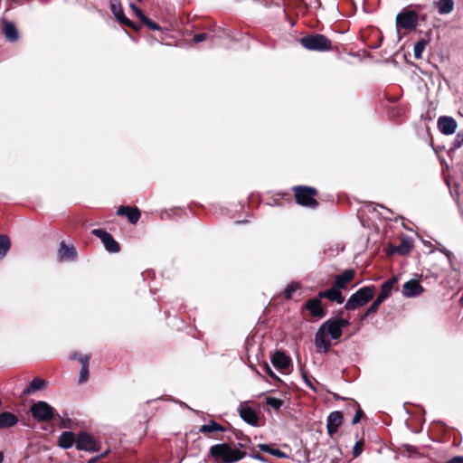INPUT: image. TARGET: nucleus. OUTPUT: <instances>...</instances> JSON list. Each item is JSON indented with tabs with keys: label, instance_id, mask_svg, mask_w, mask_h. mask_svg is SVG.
Listing matches in <instances>:
<instances>
[{
	"label": "nucleus",
	"instance_id": "18",
	"mask_svg": "<svg viewBox=\"0 0 463 463\" xmlns=\"http://www.w3.org/2000/svg\"><path fill=\"white\" fill-rule=\"evenodd\" d=\"M318 297L322 298H326L332 302H335L337 304H343L345 301V297L342 293V290L333 284V286L326 289L318 292Z\"/></svg>",
	"mask_w": 463,
	"mask_h": 463
},
{
	"label": "nucleus",
	"instance_id": "37",
	"mask_svg": "<svg viewBox=\"0 0 463 463\" xmlns=\"http://www.w3.org/2000/svg\"><path fill=\"white\" fill-rule=\"evenodd\" d=\"M119 24H123V25H126L131 29H133L134 31H139L141 26L135 24L134 22H132L131 20H129L126 15L125 14H121L120 17H118V19L117 20Z\"/></svg>",
	"mask_w": 463,
	"mask_h": 463
},
{
	"label": "nucleus",
	"instance_id": "52",
	"mask_svg": "<svg viewBox=\"0 0 463 463\" xmlns=\"http://www.w3.org/2000/svg\"><path fill=\"white\" fill-rule=\"evenodd\" d=\"M99 461V458L93 457L87 463H97Z\"/></svg>",
	"mask_w": 463,
	"mask_h": 463
},
{
	"label": "nucleus",
	"instance_id": "8",
	"mask_svg": "<svg viewBox=\"0 0 463 463\" xmlns=\"http://www.w3.org/2000/svg\"><path fill=\"white\" fill-rule=\"evenodd\" d=\"M301 309L308 311L310 316L316 319H322L327 314L326 308L322 303V298H319L318 294L307 299Z\"/></svg>",
	"mask_w": 463,
	"mask_h": 463
},
{
	"label": "nucleus",
	"instance_id": "41",
	"mask_svg": "<svg viewBox=\"0 0 463 463\" xmlns=\"http://www.w3.org/2000/svg\"><path fill=\"white\" fill-rule=\"evenodd\" d=\"M364 439H360V440L356 441V443L354 444V449H353L354 458H357L362 454V452L364 450Z\"/></svg>",
	"mask_w": 463,
	"mask_h": 463
},
{
	"label": "nucleus",
	"instance_id": "3",
	"mask_svg": "<svg viewBox=\"0 0 463 463\" xmlns=\"http://www.w3.org/2000/svg\"><path fill=\"white\" fill-rule=\"evenodd\" d=\"M292 192L297 204L310 209L318 207L319 203L316 198L318 195V191L316 188L307 185H296L292 187Z\"/></svg>",
	"mask_w": 463,
	"mask_h": 463
},
{
	"label": "nucleus",
	"instance_id": "19",
	"mask_svg": "<svg viewBox=\"0 0 463 463\" xmlns=\"http://www.w3.org/2000/svg\"><path fill=\"white\" fill-rule=\"evenodd\" d=\"M271 363L277 368L280 370L288 369L291 365V359L283 351H276L271 355Z\"/></svg>",
	"mask_w": 463,
	"mask_h": 463
},
{
	"label": "nucleus",
	"instance_id": "20",
	"mask_svg": "<svg viewBox=\"0 0 463 463\" xmlns=\"http://www.w3.org/2000/svg\"><path fill=\"white\" fill-rule=\"evenodd\" d=\"M58 257L61 260L74 261L77 259V250L73 245H67L64 241H61Z\"/></svg>",
	"mask_w": 463,
	"mask_h": 463
},
{
	"label": "nucleus",
	"instance_id": "25",
	"mask_svg": "<svg viewBox=\"0 0 463 463\" xmlns=\"http://www.w3.org/2000/svg\"><path fill=\"white\" fill-rule=\"evenodd\" d=\"M47 386V381L44 379L35 377L30 383V384L24 390V395H30L39 390H42Z\"/></svg>",
	"mask_w": 463,
	"mask_h": 463
},
{
	"label": "nucleus",
	"instance_id": "1",
	"mask_svg": "<svg viewBox=\"0 0 463 463\" xmlns=\"http://www.w3.org/2000/svg\"><path fill=\"white\" fill-rule=\"evenodd\" d=\"M343 314L344 309L339 310L337 317L326 320L319 326L315 335V345L317 352L328 353L332 345L328 336L332 340H339L343 335V328L350 326L349 320L342 317Z\"/></svg>",
	"mask_w": 463,
	"mask_h": 463
},
{
	"label": "nucleus",
	"instance_id": "46",
	"mask_svg": "<svg viewBox=\"0 0 463 463\" xmlns=\"http://www.w3.org/2000/svg\"><path fill=\"white\" fill-rule=\"evenodd\" d=\"M206 37H207V34L205 33H196L194 36L193 40L195 43H201V42L206 40Z\"/></svg>",
	"mask_w": 463,
	"mask_h": 463
},
{
	"label": "nucleus",
	"instance_id": "16",
	"mask_svg": "<svg viewBox=\"0 0 463 463\" xmlns=\"http://www.w3.org/2000/svg\"><path fill=\"white\" fill-rule=\"evenodd\" d=\"M355 274L356 272L354 269H345L341 274H338L335 277L333 284L335 286V288H338L341 290L345 289L347 288V286L354 280Z\"/></svg>",
	"mask_w": 463,
	"mask_h": 463
},
{
	"label": "nucleus",
	"instance_id": "44",
	"mask_svg": "<svg viewBox=\"0 0 463 463\" xmlns=\"http://www.w3.org/2000/svg\"><path fill=\"white\" fill-rule=\"evenodd\" d=\"M463 144V132H458L453 141V148H458Z\"/></svg>",
	"mask_w": 463,
	"mask_h": 463
},
{
	"label": "nucleus",
	"instance_id": "17",
	"mask_svg": "<svg viewBox=\"0 0 463 463\" xmlns=\"http://www.w3.org/2000/svg\"><path fill=\"white\" fill-rule=\"evenodd\" d=\"M424 288L417 279H410L402 286V294L407 298H413L423 293Z\"/></svg>",
	"mask_w": 463,
	"mask_h": 463
},
{
	"label": "nucleus",
	"instance_id": "42",
	"mask_svg": "<svg viewBox=\"0 0 463 463\" xmlns=\"http://www.w3.org/2000/svg\"><path fill=\"white\" fill-rule=\"evenodd\" d=\"M402 449H403V452H407L410 456L420 454L419 449L417 447L410 445V444H403Z\"/></svg>",
	"mask_w": 463,
	"mask_h": 463
},
{
	"label": "nucleus",
	"instance_id": "14",
	"mask_svg": "<svg viewBox=\"0 0 463 463\" xmlns=\"http://www.w3.org/2000/svg\"><path fill=\"white\" fill-rule=\"evenodd\" d=\"M344 416L339 411H332L327 417L326 430L330 437H333L343 424Z\"/></svg>",
	"mask_w": 463,
	"mask_h": 463
},
{
	"label": "nucleus",
	"instance_id": "4",
	"mask_svg": "<svg viewBox=\"0 0 463 463\" xmlns=\"http://www.w3.org/2000/svg\"><path fill=\"white\" fill-rule=\"evenodd\" d=\"M299 43L312 52H325L333 50L332 41L321 33H309L300 38Z\"/></svg>",
	"mask_w": 463,
	"mask_h": 463
},
{
	"label": "nucleus",
	"instance_id": "38",
	"mask_svg": "<svg viewBox=\"0 0 463 463\" xmlns=\"http://www.w3.org/2000/svg\"><path fill=\"white\" fill-rule=\"evenodd\" d=\"M119 24H123V25H126L131 29H133L134 31H139L141 26L135 24L134 22H132L131 20H129L126 15L125 14H121L120 17H118V19L117 20Z\"/></svg>",
	"mask_w": 463,
	"mask_h": 463
},
{
	"label": "nucleus",
	"instance_id": "23",
	"mask_svg": "<svg viewBox=\"0 0 463 463\" xmlns=\"http://www.w3.org/2000/svg\"><path fill=\"white\" fill-rule=\"evenodd\" d=\"M3 33L9 42H15L19 38V33L15 25L8 21H3Z\"/></svg>",
	"mask_w": 463,
	"mask_h": 463
},
{
	"label": "nucleus",
	"instance_id": "43",
	"mask_svg": "<svg viewBox=\"0 0 463 463\" xmlns=\"http://www.w3.org/2000/svg\"><path fill=\"white\" fill-rule=\"evenodd\" d=\"M262 368L264 370V372L271 378L279 381V382H281V380L275 374V373L272 371V369L270 368V366L269 365L268 363H264V364L262 365Z\"/></svg>",
	"mask_w": 463,
	"mask_h": 463
},
{
	"label": "nucleus",
	"instance_id": "35",
	"mask_svg": "<svg viewBox=\"0 0 463 463\" xmlns=\"http://www.w3.org/2000/svg\"><path fill=\"white\" fill-rule=\"evenodd\" d=\"M109 7L112 14L115 15L116 20H118L121 14H124L120 0H109Z\"/></svg>",
	"mask_w": 463,
	"mask_h": 463
},
{
	"label": "nucleus",
	"instance_id": "22",
	"mask_svg": "<svg viewBox=\"0 0 463 463\" xmlns=\"http://www.w3.org/2000/svg\"><path fill=\"white\" fill-rule=\"evenodd\" d=\"M397 282H398V278L395 276L392 277L391 279H389L388 280L383 282L381 286V291H380L379 295L377 296V298H379L380 299H382L383 301L386 298H388L391 296L392 291L394 288V286L397 284Z\"/></svg>",
	"mask_w": 463,
	"mask_h": 463
},
{
	"label": "nucleus",
	"instance_id": "50",
	"mask_svg": "<svg viewBox=\"0 0 463 463\" xmlns=\"http://www.w3.org/2000/svg\"><path fill=\"white\" fill-rule=\"evenodd\" d=\"M109 453V450H106L105 452H103L96 457L99 458V460H100L102 458H105Z\"/></svg>",
	"mask_w": 463,
	"mask_h": 463
},
{
	"label": "nucleus",
	"instance_id": "33",
	"mask_svg": "<svg viewBox=\"0 0 463 463\" xmlns=\"http://www.w3.org/2000/svg\"><path fill=\"white\" fill-rule=\"evenodd\" d=\"M430 40L427 38H420L414 45V57L416 59H420L422 57V52L428 45Z\"/></svg>",
	"mask_w": 463,
	"mask_h": 463
},
{
	"label": "nucleus",
	"instance_id": "26",
	"mask_svg": "<svg viewBox=\"0 0 463 463\" xmlns=\"http://www.w3.org/2000/svg\"><path fill=\"white\" fill-rule=\"evenodd\" d=\"M226 428L220 423H218L215 420H210L209 423L203 424L200 427L199 432L210 435L211 433L216 432V431H225Z\"/></svg>",
	"mask_w": 463,
	"mask_h": 463
},
{
	"label": "nucleus",
	"instance_id": "7",
	"mask_svg": "<svg viewBox=\"0 0 463 463\" xmlns=\"http://www.w3.org/2000/svg\"><path fill=\"white\" fill-rule=\"evenodd\" d=\"M76 449L88 452H98L100 450L101 445L89 432L81 430L77 434Z\"/></svg>",
	"mask_w": 463,
	"mask_h": 463
},
{
	"label": "nucleus",
	"instance_id": "48",
	"mask_svg": "<svg viewBox=\"0 0 463 463\" xmlns=\"http://www.w3.org/2000/svg\"><path fill=\"white\" fill-rule=\"evenodd\" d=\"M397 246H394L392 244H389L386 248V254L387 255H392L393 253L397 252V250L396 249Z\"/></svg>",
	"mask_w": 463,
	"mask_h": 463
},
{
	"label": "nucleus",
	"instance_id": "27",
	"mask_svg": "<svg viewBox=\"0 0 463 463\" xmlns=\"http://www.w3.org/2000/svg\"><path fill=\"white\" fill-rule=\"evenodd\" d=\"M12 246L11 239L8 235L0 234V260H4Z\"/></svg>",
	"mask_w": 463,
	"mask_h": 463
},
{
	"label": "nucleus",
	"instance_id": "45",
	"mask_svg": "<svg viewBox=\"0 0 463 463\" xmlns=\"http://www.w3.org/2000/svg\"><path fill=\"white\" fill-rule=\"evenodd\" d=\"M222 33L229 39L232 41H238L239 38L233 34L232 31L230 29H222Z\"/></svg>",
	"mask_w": 463,
	"mask_h": 463
},
{
	"label": "nucleus",
	"instance_id": "12",
	"mask_svg": "<svg viewBox=\"0 0 463 463\" xmlns=\"http://www.w3.org/2000/svg\"><path fill=\"white\" fill-rule=\"evenodd\" d=\"M241 418L250 425L259 426L260 417L255 409L249 406L247 402H241L238 408Z\"/></svg>",
	"mask_w": 463,
	"mask_h": 463
},
{
	"label": "nucleus",
	"instance_id": "29",
	"mask_svg": "<svg viewBox=\"0 0 463 463\" xmlns=\"http://www.w3.org/2000/svg\"><path fill=\"white\" fill-rule=\"evenodd\" d=\"M259 449L260 451L271 454L279 458H283L287 457V455L284 452L278 449L272 448V446L269 444H260Z\"/></svg>",
	"mask_w": 463,
	"mask_h": 463
},
{
	"label": "nucleus",
	"instance_id": "53",
	"mask_svg": "<svg viewBox=\"0 0 463 463\" xmlns=\"http://www.w3.org/2000/svg\"><path fill=\"white\" fill-rule=\"evenodd\" d=\"M304 378H305V381H306L307 384L310 388L314 389V386H313L312 383L307 379V376H305Z\"/></svg>",
	"mask_w": 463,
	"mask_h": 463
},
{
	"label": "nucleus",
	"instance_id": "24",
	"mask_svg": "<svg viewBox=\"0 0 463 463\" xmlns=\"http://www.w3.org/2000/svg\"><path fill=\"white\" fill-rule=\"evenodd\" d=\"M18 422V418L15 414L10 411H4L0 413V429H5L14 426Z\"/></svg>",
	"mask_w": 463,
	"mask_h": 463
},
{
	"label": "nucleus",
	"instance_id": "15",
	"mask_svg": "<svg viewBox=\"0 0 463 463\" xmlns=\"http://www.w3.org/2000/svg\"><path fill=\"white\" fill-rule=\"evenodd\" d=\"M439 130L444 135L453 134L458 127L457 121L449 116H441L439 118L438 122Z\"/></svg>",
	"mask_w": 463,
	"mask_h": 463
},
{
	"label": "nucleus",
	"instance_id": "6",
	"mask_svg": "<svg viewBox=\"0 0 463 463\" xmlns=\"http://www.w3.org/2000/svg\"><path fill=\"white\" fill-rule=\"evenodd\" d=\"M30 411L33 418L38 422H49L56 416L55 409L43 401L34 402L31 406Z\"/></svg>",
	"mask_w": 463,
	"mask_h": 463
},
{
	"label": "nucleus",
	"instance_id": "13",
	"mask_svg": "<svg viewBox=\"0 0 463 463\" xmlns=\"http://www.w3.org/2000/svg\"><path fill=\"white\" fill-rule=\"evenodd\" d=\"M117 215L125 216L131 224H136L141 217V212L137 206L121 205L117 210Z\"/></svg>",
	"mask_w": 463,
	"mask_h": 463
},
{
	"label": "nucleus",
	"instance_id": "40",
	"mask_svg": "<svg viewBox=\"0 0 463 463\" xmlns=\"http://www.w3.org/2000/svg\"><path fill=\"white\" fill-rule=\"evenodd\" d=\"M140 21L142 22V24H144L146 26H147L150 30H153V31L161 30V27L158 24L155 23L154 21H152L146 15H142V17L140 18Z\"/></svg>",
	"mask_w": 463,
	"mask_h": 463
},
{
	"label": "nucleus",
	"instance_id": "55",
	"mask_svg": "<svg viewBox=\"0 0 463 463\" xmlns=\"http://www.w3.org/2000/svg\"><path fill=\"white\" fill-rule=\"evenodd\" d=\"M5 455L3 451H0V463L4 462Z\"/></svg>",
	"mask_w": 463,
	"mask_h": 463
},
{
	"label": "nucleus",
	"instance_id": "39",
	"mask_svg": "<svg viewBox=\"0 0 463 463\" xmlns=\"http://www.w3.org/2000/svg\"><path fill=\"white\" fill-rule=\"evenodd\" d=\"M265 402L267 405L270 406L274 410H279L284 404V402L281 399L270 396L266 397Z\"/></svg>",
	"mask_w": 463,
	"mask_h": 463
},
{
	"label": "nucleus",
	"instance_id": "32",
	"mask_svg": "<svg viewBox=\"0 0 463 463\" xmlns=\"http://www.w3.org/2000/svg\"><path fill=\"white\" fill-rule=\"evenodd\" d=\"M437 5L439 14H449L452 12L454 8V2L453 0H439Z\"/></svg>",
	"mask_w": 463,
	"mask_h": 463
},
{
	"label": "nucleus",
	"instance_id": "2",
	"mask_svg": "<svg viewBox=\"0 0 463 463\" xmlns=\"http://www.w3.org/2000/svg\"><path fill=\"white\" fill-rule=\"evenodd\" d=\"M209 456L216 463H235L242 459L246 456V452L239 448H232L230 443L224 442L212 446Z\"/></svg>",
	"mask_w": 463,
	"mask_h": 463
},
{
	"label": "nucleus",
	"instance_id": "49",
	"mask_svg": "<svg viewBox=\"0 0 463 463\" xmlns=\"http://www.w3.org/2000/svg\"><path fill=\"white\" fill-rule=\"evenodd\" d=\"M445 463H463V457L456 456V457L452 458L451 459L446 461Z\"/></svg>",
	"mask_w": 463,
	"mask_h": 463
},
{
	"label": "nucleus",
	"instance_id": "30",
	"mask_svg": "<svg viewBox=\"0 0 463 463\" xmlns=\"http://www.w3.org/2000/svg\"><path fill=\"white\" fill-rule=\"evenodd\" d=\"M300 289V285L298 282H290L288 284L286 288L281 293V296L286 300H290L293 297V293Z\"/></svg>",
	"mask_w": 463,
	"mask_h": 463
},
{
	"label": "nucleus",
	"instance_id": "21",
	"mask_svg": "<svg viewBox=\"0 0 463 463\" xmlns=\"http://www.w3.org/2000/svg\"><path fill=\"white\" fill-rule=\"evenodd\" d=\"M77 435L72 431H63L58 439V446L67 449L71 448L73 445L76 446Z\"/></svg>",
	"mask_w": 463,
	"mask_h": 463
},
{
	"label": "nucleus",
	"instance_id": "54",
	"mask_svg": "<svg viewBox=\"0 0 463 463\" xmlns=\"http://www.w3.org/2000/svg\"><path fill=\"white\" fill-rule=\"evenodd\" d=\"M333 397L335 400H345L344 397L340 396L337 393H334Z\"/></svg>",
	"mask_w": 463,
	"mask_h": 463
},
{
	"label": "nucleus",
	"instance_id": "51",
	"mask_svg": "<svg viewBox=\"0 0 463 463\" xmlns=\"http://www.w3.org/2000/svg\"><path fill=\"white\" fill-rule=\"evenodd\" d=\"M254 458L263 460V457L260 453H254L251 455Z\"/></svg>",
	"mask_w": 463,
	"mask_h": 463
},
{
	"label": "nucleus",
	"instance_id": "31",
	"mask_svg": "<svg viewBox=\"0 0 463 463\" xmlns=\"http://www.w3.org/2000/svg\"><path fill=\"white\" fill-rule=\"evenodd\" d=\"M383 302V300L376 298V299L371 304V306L367 308V310L361 316L360 319L363 321L366 317L374 315L378 312L380 305Z\"/></svg>",
	"mask_w": 463,
	"mask_h": 463
},
{
	"label": "nucleus",
	"instance_id": "47",
	"mask_svg": "<svg viewBox=\"0 0 463 463\" xmlns=\"http://www.w3.org/2000/svg\"><path fill=\"white\" fill-rule=\"evenodd\" d=\"M130 8L135 12L137 16L140 19L142 15H145L143 12L135 5V4H129Z\"/></svg>",
	"mask_w": 463,
	"mask_h": 463
},
{
	"label": "nucleus",
	"instance_id": "9",
	"mask_svg": "<svg viewBox=\"0 0 463 463\" xmlns=\"http://www.w3.org/2000/svg\"><path fill=\"white\" fill-rule=\"evenodd\" d=\"M419 16L413 10H405L396 16V24L398 27L411 31L418 25Z\"/></svg>",
	"mask_w": 463,
	"mask_h": 463
},
{
	"label": "nucleus",
	"instance_id": "28",
	"mask_svg": "<svg viewBox=\"0 0 463 463\" xmlns=\"http://www.w3.org/2000/svg\"><path fill=\"white\" fill-rule=\"evenodd\" d=\"M412 247V242L410 240L402 239L395 250L401 256H406L411 251Z\"/></svg>",
	"mask_w": 463,
	"mask_h": 463
},
{
	"label": "nucleus",
	"instance_id": "36",
	"mask_svg": "<svg viewBox=\"0 0 463 463\" xmlns=\"http://www.w3.org/2000/svg\"><path fill=\"white\" fill-rule=\"evenodd\" d=\"M349 405L353 408V409H356V411H355V414L352 420V424H357L360 420L362 419V417L364 416V413L363 411V410L360 408L359 406V403L354 401V400H349Z\"/></svg>",
	"mask_w": 463,
	"mask_h": 463
},
{
	"label": "nucleus",
	"instance_id": "34",
	"mask_svg": "<svg viewBox=\"0 0 463 463\" xmlns=\"http://www.w3.org/2000/svg\"><path fill=\"white\" fill-rule=\"evenodd\" d=\"M232 432L236 439L239 440V448L245 449L249 446V444L250 443V439L248 436L244 435L241 430L234 429Z\"/></svg>",
	"mask_w": 463,
	"mask_h": 463
},
{
	"label": "nucleus",
	"instance_id": "11",
	"mask_svg": "<svg viewBox=\"0 0 463 463\" xmlns=\"http://www.w3.org/2000/svg\"><path fill=\"white\" fill-rule=\"evenodd\" d=\"M91 233L100 239L105 249L112 253H118L120 250V245L116 241L113 236L102 229H94Z\"/></svg>",
	"mask_w": 463,
	"mask_h": 463
},
{
	"label": "nucleus",
	"instance_id": "56",
	"mask_svg": "<svg viewBox=\"0 0 463 463\" xmlns=\"http://www.w3.org/2000/svg\"><path fill=\"white\" fill-rule=\"evenodd\" d=\"M138 2H141L142 0H137Z\"/></svg>",
	"mask_w": 463,
	"mask_h": 463
},
{
	"label": "nucleus",
	"instance_id": "10",
	"mask_svg": "<svg viewBox=\"0 0 463 463\" xmlns=\"http://www.w3.org/2000/svg\"><path fill=\"white\" fill-rule=\"evenodd\" d=\"M70 360H77L80 364V372L79 377V383L82 384L89 380L90 377V360L91 358V354H82L79 352H72L69 355Z\"/></svg>",
	"mask_w": 463,
	"mask_h": 463
},
{
	"label": "nucleus",
	"instance_id": "5",
	"mask_svg": "<svg viewBox=\"0 0 463 463\" xmlns=\"http://www.w3.org/2000/svg\"><path fill=\"white\" fill-rule=\"evenodd\" d=\"M376 288L374 285L365 286L352 294L345 304L344 309L355 310L365 306L374 297Z\"/></svg>",
	"mask_w": 463,
	"mask_h": 463
}]
</instances>
